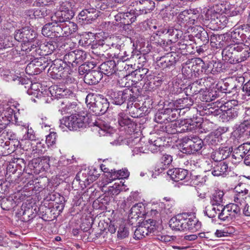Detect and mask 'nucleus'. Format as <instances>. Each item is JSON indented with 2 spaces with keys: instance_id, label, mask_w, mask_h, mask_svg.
Here are the masks:
<instances>
[{
  "instance_id": "1",
  "label": "nucleus",
  "mask_w": 250,
  "mask_h": 250,
  "mask_svg": "<svg viewBox=\"0 0 250 250\" xmlns=\"http://www.w3.org/2000/svg\"><path fill=\"white\" fill-rule=\"evenodd\" d=\"M85 103L89 109L96 115L103 114L109 106L106 99L100 95L88 94L85 98Z\"/></svg>"
},
{
  "instance_id": "2",
  "label": "nucleus",
  "mask_w": 250,
  "mask_h": 250,
  "mask_svg": "<svg viewBox=\"0 0 250 250\" xmlns=\"http://www.w3.org/2000/svg\"><path fill=\"white\" fill-rule=\"evenodd\" d=\"M71 94V91L64 86L54 85L48 90H44L43 92L38 93L37 96H39L42 102L49 103L53 100V98L58 99L67 97Z\"/></svg>"
},
{
  "instance_id": "3",
  "label": "nucleus",
  "mask_w": 250,
  "mask_h": 250,
  "mask_svg": "<svg viewBox=\"0 0 250 250\" xmlns=\"http://www.w3.org/2000/svg\"><path fill=\"white\" fill-rule=\"evenodd\" d=\"M60 127L64 128L65 125L70 130H77L80 128H84L88 125V118L84 115L79 114H72L61 120Z\"/></svg>"
},
{
  "instance_id": "4",
  "label": "nucleus",
  "mask_w": 250,
  "mask_h": 250,
  "mask_svg": "<svg viewBox=\"0 0 250 250\" xmlns=\"http://www.w3.org/2000/svg\"><path fill=\"white\" fill-rule=\"evenodd\" d=\"M101 174L98 169L94 167L82 169L76 175L75 179L79 182L82 188H85L96 181Z\"/></svg>"
},
{
  "instance_id": "5",
  "label": "nucleus",
  "mask_w": 250,
  "mask_h": 250,
  "mask_svg": "<svg viewBox=\"0 0 250 250\" xmlns=\"http://www.w3.org/2000/svg\"><path fill=\"white\" fill-rule=\"evenodd\" d=\"M200 124L193 121H188L184 124L181 125L178 121L172 122L166 126L167 132L174 134L186 131H195Z\"/></svg>"
},
{
  "instance_id": "6",
  "label": "nucleus",
  "mask_w": 250,
  "mask_h": 250,
  "mask_svg": "<svg viewBox=\"0 0 250 250\" xmlns=\"http://www.w3.org/2000/svg\"><path fill=\"white\" fill-rule=\"evenodd\" d=\"M36 45L34 43H28V48L25 49L27 52H32L31 55H34L35 53L40 56H45L51 54L56 47L52 42H48L39 44L38 40H35Z\"/></svg>"
},
{
  "instance_id": "7",
  "label": "nucleus",
  "mask_w": 250,
  "mask_h": 250,
  "mask_svg": "<svg viewBox=\"0 0 250 250\" xmlns=\"http://www.w3.org/2000/svg\"><path fill=\"white\" fill-rule=\"evenodd\" d=\"M113 103L117 105H121L125 102L127 104H132L135 101L136 97L133 95L132 90L125 88L122 91L114 92L112 94Z\"/></svg>"
},
{
  "instance_id": "8",
  "label": "nucleus",
  "mask_w": 250,
  "mask_h": 250,
  "mask_svg": "<svg viewBox=\"0 0 250 250\" xmlns=\"http://www.w3.org/2000/svg\"><path fill=\"white\" fill-rule=\"evenodd\" d=\"M65 63L60 59L54 61L48 69L49 75L54 79H60L65 77Z\"/></svg>"
},
{
  "instance_id": "9",
  "label": "nucleus",
  "mask_w": 250,
  "mask_h": 250,
  "mask_svg": "<svg viewBox=\"0 0 250 250\" xmlns=\"http://www.w3.org/2000/svg\"><path fill=\"white\" fill-rule=\"evenodd\" d=\"M99 13L93 8L85 9L78 15V21L82 24H90L99 16Z\"/></svg>"
},
{
  "instance_id": "10",
  "label": "nucleus",
  "mask_w": 250,
  "mask_h": 250,
  "mask_svg": "<svg viewBox=\"0 0 250 250\" xmlns=\"http://www.w3.org/2000/svg\"><path fill=\"white\" fill-rule=\"evenodd\" d=\"M143 222V224L139 226L134 231V238L136 239H141L149 233L153 231L155 222L153 220L149 219Z\"/></svg>"
},
{
  "instance_id": "11",
  "label": "nucleus",
  "mask_w": 250,
  "mask_h": 250,
  "mask_svg": "<svg viewBox=\"0 0 250 250\" xmlns=\"http://www.w3.org/2000/svg\"><path fill=\"white\" fill-rule=\"evenodd\" d=\"M223 60L229 63H236L239 61L236 50V43L230 44L227 46L222 53Z\"/></svg>"
},
{
  "instance_id": "12",
  "label": "nucleus",
  "mask_w": 250,
  "mask_h": 250,
  "mask_svg": "<svg viewBox=\"0 0 250 250\" xmlns=\"http://www.w3.org/2000/svg\"><path fill=\"white\" fill-rule=\"evenodd\" d=\"M13 105L8 104H2L0 105V117L1 121L8 125L10 121H12L13 116L15 118L14 108Z\"/></svg>"
},
{
  "instance_id": "13",
  "label": "nucleus",
  "mask_w": 250,
  "mask_h": 250,
  "mask_svg": "<svg viewBox=\"0 0 250 250\" xmlns=\"http://www.w3.org/2000/svg\"><path fill=\"white\" fill-rule=\"evenodd\" d=\"M167 174L173 181L176 182L183 180L187 182L190 178V175L189 174L188 171L182 168L169 169L167 171Z\"/></svg>"
},
{
  "instance_id": "14",
  "label": "nucleus",
  "mask_w": 250,
  "mask_h": 250,
  "mask_svg": "<svg viewBox=\"0 0 250 250\" xmlns=\"http://www.w3.org/2000/svg\"><path fill=\"white\" fill-rule=\"evenodd\" d=\"M184 214L186 215L184 221V230L187 229L196 231L201 228V223L194 216L186 213H184Z\"/></svg>"
},
{
  "instance_id": "15",
  "label": "nucleus",
  "mask_w": 250,
  "mask_h": 250,
  "mask_svg": "<svg viewBox=\"0 0 250 250\" xmlns=\"http://www.w3.org/2000/svg\"><path fill=\"white\" fill-rule=\"evenodd\" d=\"M137 2V15L146 14L152 11L155 8V2L151 0H139Z\"/></svg>"
},
{
  "instance_id": "16",
  "label": "nucleus",
  "mask_w": 250,
  "mask_h": 250,
  "mask_svg": "<svg viewBox=\"0 0 250 250\" xmlns=\"http://www.w3.org/2000/svg\"><path fill=\"white\" fill-rule=\"evenodd\" d=\"M22 128H21V132L22 136L20 139V141H18V143H21L25 141H35L36 139V133L32 127H29V124L28 123H24L21 125Z\"/></svg>"
},
{
  "instance_id": "17",
  "label": "nucleus",
  "mask_w": 250,
  "mask_h": 250,
  "mask_svg": "<svg viewBox=\"0 0 250 250\" xmlns=\"http://www.w3.org/2000/svg\"><path fill=\"white\" fill-rule=\"evenodd\" d=\"M118 121L119 125L121 126H126L125 129L129 133L134 131L135 124L131 121L128 117L124 112H120L118 115Z\"/></svg>"
},
{
  "instance_id": "18",
  "label": "nucleus",
  "mask_w": 250,
  "mask_h": 250,
  "mask_svg": "<svg viewBox=\"0 0 250 250\" xmlns=\"http://www.w3.org/2000/svg\"><path fill=\"white\" fill-rule=\"evenodd\" d=\"M203 142L202 139L196 136L194 138L189 147L182 148L181 151L187 154H195L203 147Z\"/></svg>"
},
{
  "instance_id": "19",
  "label": "nucleus",
  "mask_w": 250,
  "mask_h": 250,
  "mask_svg": "<svg viewBox=\"0 0 250 250\" xmlns=\"http://www.w3.org/2000/svg\"><path fill=\"white\" fill-rule=\"evenodd\" d=\"M177 57L175 52L167 53L166 56L161 57L158 65L163 68L170 67L175 64Z\"/></svg>"
},
{
  "instance_id": "20",
  "label": "nucleus",
  "mask_w": 250,
  "mask_h": 250,
  "mask_svg": "<svg viewBox=\"0 0 250 250\" xmlns=\"http://www.w3.org/2000/svg\"><path fill=\"white\" fill-rule=\"evenodd\" d=\"M103 78L102 72L98 70H92L85 74L84 82L89 84L93 85L97 84Z\"/></svg>"
},
{
  "instance_id": "21",
  "label": "nucleus",
  "mask_w": 250,
  "mask_h": 250,
  "mask_svg": "<svg viewBox=\"0 0 250 250\" xmlns=\"http://www.w3.org/2000/svg\"><path fill=\"white\" fill-rule=\"evenodd\" d=\"M36 33L33 31L29 29L28 27H24L21 29L18 30L16 31L15 34V39L18 40V38L22 39L24 41L26 40L24 39H26L29 43H31V40L34 39L35 37Z\"/></svg>"
},
{
  "instance_id": "22",
  "label": "nucleus",
  "mask_w": 250,
  "mask_h": 250,
  "mask_svg": "<svg viewBox=\"0 0 250 250\" xmlns=\"http://www.w3.org/2000/svg\"><path fill=\"white\" fill-rule=\"evenodd\" d=\"M218 158L213 157V158L214 161H219V163L214 167L211 173L214 176H222L224 177L227 175L228 172V164L225 162L222 161V159H218Z\"/></svg>"
},
{
  "instance_id": "23",
  "label": "nucleus",
  "mask_w": 250,
  "mask_h": 250,
  "mask_svg": "<svg viewBox=\"0 0 250 250\" xmlns=\"http://www.w3.org/2000/svg\"><path fill=\"white\" fill-rule=\"evenodd\" d=\"M108 175V180H106L105 182H104V187L116 179L127 178L129 175V172L125 168L117 171L111 170V172L109 173Z\"/></svg>"
},
{
  "instance_id": "24",
  "label": "nucleus",
  "mask_w": 250,
  "mask_h": 250,
  "mask_svg": "<svg viewBox=\"0 0 250 250\" xmlns=\"http://www.w3.org/2000/svg\"><path fill=\"white\" fill-rule=\"evenodd\" d=\"M185 214H179L170 219L169 227L173 230H184V221Z\"/></svg>"
},
{
  "instance_id": "25",
  "label": "nucleus",
  "mask_w": 250,
  "mask_h": 250,
  "mask_svg": "<svg viewBox=\"0 0 250 250\" xmlns=\"http://www.w3.org/2000/svg\"><path fill=\"white\" fill-rule=\"evenodd\" d=\"M100 72L107 76L114 74L116 71V64L115 61L110 60L102 63L100 67Z\"/></svg>"
},
{
  "instance_id": "26",
  "label": "nucleus",
  "mask_w": 250,
  "mask_h": 250,
  "mask_svg": "<svg viewBox=\"0 0 250 250\" xmlns=\"http://www.w3.org/2000/svg\"><path fill=\"white\" fill-rule=\"evenodd\" d=\"M236 50L238 55V62L244 61L250 56V48L243 43H236Z\"/></svg>"
},
{
  "instance_id": "27",
  "label": "nucleus",
  "mask_w": 250,
  "mask_h": 250,
  "mask_svg": "<svg viewBox=\"0 0 250 250\" xmlns=\"http://www.w3.org/2000/svg\"><path fill=\"white\" fill-rule=\"evenodd\" d=\"M72 18L73 17L69 14H66L64 12L58 10L51 17V21L53 23L56 24L60 23V24H62L65 23Z\"/></svg>"
},
{
  "instance_id": "28",
  "label": "nucleus",
  "mask_w": 250,
  "mask_h": 250,
  "mask_svg": "<svg viewBox=\"0 0 250 250\" xmlns=\"http://www.w3.org/2000/svg\"><path fill=\"white\" fill-rule=\"evenodd\" d=\"M60 28L62 32V34L63 36H68L73 33L75 32L77 29V25L73 22H71L69 20L65 23L59 24Z\"/></svg>"
},
{
  "instance_id": "29",
  "label": "nucleus",
  "mask_w": 250,
  "mask_h": 250,
  "mask_svg": "<svg viewBox=\"0 0 250 250\" xmlns=\"http://www.w3.org/2000/svg\"><path fill=\"white\" fill-rule=\"evenodd\" d=\"M172 157H161L155 167V172L159 174L169 167L172 161Z\"/></svg>"
},
{
  "instance_id": "30",
  "label": "nucleus",
  "mask_w": 250,
  "mask_h": 250,
  "mask_svg": "<svg viewBox=\"0 0 250 250\" xmlns=\"http://www.w3.org/2000/svg\"><path fill=\"white\" fill-rule=\"evenodd\" d=\"M196 63H198L201 66L202 72H204L207 74L208 73H214L216 70H214L213 67L215 65H218L216 62H214L213 61L209 62L208 63H205L200 58H197L195 60Z\"/></svg>"
},
{
  "instance_id": "31",
  "label": "nucleus",
  "mask_w": 250,
  "mask_h": 250,
  "mask_svg": "<svg viewBox=\"0 0 250 250\" xmlns=\"http://www.w3.org/2000/svg\"><path fill=\"white\" fill-rule=\"evenodd\" d=\"M171 112V109L166 108L164 110L159 111L155 115V121L160 124L168 123V119L170 118L169 113Z\"/></svg>"
},
{
  "instance_id": "32",
  "label": "nucleus",
  "mask_w": 250,
  "mask_h": 250,
  "mask_svg": "<svg viewBox=\"0 0 250 250\" xmlns=\"http://www.w3.org/2000/svg\"><path fill=\"white\" fill-rule=\"evenodd\" d=\"M218 218L223 221H229L234 218V215L232 214V212L230 211L228 206H224L223 205H222V208H221Z\"/></svg>"
},
{
  "instance_id": "33",
  "label": "nucleus",
  "mask_w": 250,
  "mask_h": 250,
  "mask_svg": "<svg viewBox=\"0 0 250 250\" xmlns=\"http://www.w3.org/2000/svg\"><path fill=\"white\" fill-rule=\"evenodd\" d=\"M222 205H212L210 207H207L203 211L204 214L209 218H213L215 217L217 214L219 215L220 211Z\"/></svg>"
},
{
  "instance_id": "34",
  "label": "nucleus",
  "mask_w": 250,
  "mask_h": 250,
  "mask_svg": "<svg viewBox=\"0 0 250 250\" xmlns=\"http://www.w3.org/2000/svg\"><path fill=\"white\" fill-rule=\"evenodd\" d=\"M16 134L10 129H6V128L0 134V143H3L6 141L5 144L7 143V140L14 141L16 140Z\"/></svg>"
},
{
  "instance_id": "35",
  "label": "nucleus",
  "mask_w": 250,
  "mask_h": 250,
  "mask_svg": "<svg viewBox=\"0 0 250 250\" xmlns=\"http://www.w3.org/2000/svg\"><path fill=\"white\" fill-rule=\"evenodd\" d=\"M140 139L136 137L135 134L131 135V136L127 138L123 139L122 138H119L117 142L121 141V142L119 143V145H126L130 147L134 146L137 145V143L139 142Z\"/></svg>"
},
{
  "instance_id": "36",
  "label": "nucleus",
  "mask_w": 250,
  "mask_h": 250,
  "mask_svg": "<svg viewBox=\"0 0 250 250\" xmlns=\"http://www.w3.org/2000/svg\"><path fill=\"white\" fill-rule=\"evenodd\" d=\"M223 191L220 190H215L212 194L210 199V204L212 205H222L223 197L224 196Z\"/></svg>"
},
{
  "instance_id": "37",
  "label": "nucleus",
  "mask_w": 250,
  "mask_h": 250,
  "mask_svg": "<svg viewBox=\"0 0 250 250\" xmlns=\"http://www.w3.org/2000/svg\"><path fill=\"white\" fill-rule=\"evenodd\" d=\"M224 39L227 38L226 41L229 39L234 43H238L237 42L240 41L241 36L240 31L238 29H234L232 31L224 35Z\"/></svg>"
},
{
  "instance_id": "38",
  "label": "nucleus",
  "mask_w": 250,
  "mask_h": 250,
  "mask_svg": "<svg viewBox=\"0 0 250 250\" xmlns=\"http://www.w3.org/2000/svg\"><path fill=\"white\" fill-rule=\"evenodd\" d=\"M81 39L79 40V43L83 46H88L91 44L92 40H90L91 37H93V34L90 32H82L80 34Z\"/></svg>"
},
{
  "instance_id": "39",
  "label": "nucleus",
  "mask_w": 250,
  "mask_h": 250,
  "mask_svg": "<svg viewBox=\"0 0 250 250\" xmlns=\"http://www.w3.org/2000/svg\"><path fill=\"white\" fill-rule=\"evenodd\" d=\"M62 61L65 63V66L67 65L69 67H76V63L75 62L74 51L70 52L65 54L63 57V61Z\"/></svg>"
},
{
  "instance_id": "40",
  "label": "nucleus",
  "mask_w": 250,
  "mask_h": 250,
  "mask_svg": "<svg viewBox=\"0 0 250 250\" xmlns=\"http://www.w3.org/2000/svg\"><path fill=\"white\" fill-rule=\"evenodd\" d=\"M144 208V205L142 203L136 204L130 209L129 213L130 217L133 218L137 216L136 218H138L142 214Z\"/></svg>"
},
{
  "instance_id": "41",
  "label": "nucleus",
  "mask_w": 250,
  "mask_h": 250,
  "mask_svg": "<svg viewBox=\"0 0 250 250\" xmlns=\"http://www.w3.org/2000/svg\"><path fill=\"white\" fill-rule=\"evenodd\" d=\"M75 62L76 63V66L78 64L83 63L87 58V54L85 52L82 50H74Z\"/></svg>"
},
{
  "instance_id": "42",
  "label": "nucleus",
  "mask_w": 250,
  "mask_h": 250,
  "mask_svg": "<svg viewBox=\"0 0 250 250\" xmlns=\"http://www.w3.org/2000/svg\"><path fill=\"white\" fill-rule=\"evenodd\" d=\"M249 190L246 188H244V192L239 191L234 197V201L236 203H239L240 206L245 203V199L248 196Z\"/></svg>"
},
{
  "instance_id": "43",
  "label": "nucleus",
  "mask_w": 250,
  "mask_h": 250,
  "mask_svg": "<svg viewBox=\"0 0 250 250\" xmlns=\"http://www.w3.org/2000/svg\"><path fill=\"white\" fill-rule=\"evenodd\" d=\"M59 10L62 12H64V13H66V14H69L73 17L74 16V12L73 10L72 4L69 1H66L62 2L61 4Z\"/></svg>"
},
{
  "instance_id": "44",
  "label": "nucleus",
  "mask_w": 250,
  "mask_h": 250,
  "mask_svg": "<svg viewBox=\"0 0 250 250\" xmlns=\"http://www.w3.org/2000/svg\"><path fill=\"white\" fill-rule=\"evenodd\" d=\"M233 232V228L231 227L221 229H217L214 234V238L227 237L232 234Z\"/></svg>"
},
{
  "instance_id": "45",
  "label": "nucleus",
  "mask_w": 250,
  "mask_h": 250,
  "mask_svg": "<svg viewBox=\"0 0 250 250\" xmlns=\"http://www.w3.org/2000/svg\"><path fill=\"white\" fill-rule=\"evenodd\" d=\"M115 3V0H100L98 3V8L102 10H104L114 6Z\"/></svg>"
},
{
  "instance_id": "46",
  "label": "nucleus",
  "mask_w": 250,
  "mask_h": 250,
  "mask_svg": "<svg viewBox=\"0 0 250 250\" xmlns=\"http://www.w3.org/2000/svg\"><path fill=\"white\" fill-rule=\"evenodd\" d=\"M94 67V64L91 62H86L81 64L78 69L79 73L80 75L86 74L90 70Z\"/></svg>"
},
{
  "instance_id": "47",
  "label": "nucleus",
  "mask_w": 250,
  "mask_h": 250,
  "mask_svg": "<svg viewBox=\"0 0 250 250\" xmlns=\"http://www.w3.org/2000/svg\"><path fill=\"white\" fill-rule=\"evenodd\" d=\"M124 19L123 20L122 24L128 25L134 22L136 17L134 15V12H127L123 13Z\"/></svg>"
},
{
  "instance_id": "48",
  "label": "nucleus",
  "mask_w": 250,
  "mask_h": 250,
  "mask_svg": "<svg viewBox=\"0 0 250 250\" xmlns=\"http://www.w3.org/2000/svg\"><path fill=\"white\" fill-rule=\"evenodd\" d=\"M232 148L229 147H219L218 150L214 152L215 155H222L223 156H230L232 155Z\"/></svg>"
},
{
  "instance_id": "49",
  "label": "nucleus",
  "mask_w": 250,
  "mask_h": 250,
  "mask_svg": "<svg viewBox=\"0 0 250 250\" xmlns=\"http://www.w3.org/2000/svg\"><path fill=\"white\" fill-rule=\"evenodd\" d=\"M223 111L224 112V115L227 117V120L234 118L238 116V112L235 108L224 109Z\"/></svg>"
},
{
  "instance_id": "50",
  "label": "nucleus",
  "mask_w": 250,
  "mask_h": 250,
  "mask_svg": "<svg viewBox=\"0 0 250 250\" xmlns=\"http://www.w3.org/2000/svg\"><path fill=\"white\" fill-rule=\"evenodd\" d=\"M121 186L117 183H115L112 186H109L108 189V194L109 195H117L121 191Z\"/></svg>"
},
{
  "instance_id": "51",
  "label": "nucleus",
  "mask_w": 250,
  "mask_h": 250,
  "mask_svg": "<svg viewBox=\"0 0 250 250\" xmlns=\"http://www.w3.org/2000/svg\"><path fill=\"white\" fill-rule=\"evenodd\" d=\"M245 132L240 128L238 127L232 133V138H235L238 142L242 141L244 138Z\"/></svg>"
},
{
  "instance_id": "52",
  "label": "nucleus",
  "mask_w": 250,
  "mask_h": 250,
  "mask_svg": "<svg viewBox=\"0 0 250 250\" xmlns=\"http://www.w3.org/2000/svg\"><path fill=\"white\" fill-rule=\"evenodd\" d=\"M196 136L190 135L184 137L182 140V148L185 147H189L190 144L192 142L193 140Z\"/></svg>"
},
{
  "instance_id": "53",
  "label": "nucleus",
  "mask_w": 250,
  "mask_h": 250,
  "mask_svg": "<svg viewBox=\"0 0 250 250\" xmlns=\"http://www.w3.org/2000/svg\"><path fill=\"white\" fill-rule=\"evenodd\" d=\"M46 11L44 8L38 7L33 11V16L35 18H41L46 15Z\"/></svg>"
},
{
  "instance_id": "54",
  "label": "nucleus",
  "mask_w": 250,
  "mask_h": 250,
  "mask_svg": "<svg viewBox=\"0 0 250 250\" xmlns=\"http://www.w3.org/2000/svg\"><path fill=\"white\" fill-rule=\"evenodd\" d=\"M239 205V203H236L235 204H232L230 205H227L230 211L232 212V214L234 215V218L236 217V215L240 212L241 207Z\"/></svg>"
},
{
  "instance_id": "55",
  "label": "nucleus",
  "mask_w": 250,
  "mask_h": 250,
  "mask_svg": "<svg viewBox=\"0 0 250 250\" xmlns=\"http://www.w3.org/2000/svg\"><path fill=\"white\" fill-rule=\"evenodd\" d=\"M98 125H101L98 123H97ZM99 133L101 135H107L108 134H110L112 132L113 129L111 128L110 126L107 125H103L102 126H99Z\"/></svg>"
},
{
  "instance_id": "56",
  "label": "nucleus",
  "mask_w": 250,
  "mask_h": 250,
  "mask_svg": "<svg viewBox=\"0 0 250 250\" xmlns=\"http://www.w3.org/2000/svg\"><path fill=\"white\" fill-rule=\"evenodd\" d=\"M57 134L56 132H51L46 136V143L48 146H52L55 144Z\"/></svg>"
},
{
  "instance_id": "57",
  "label": "nucleus",
  "mask_w": 250,
  "mask_h": 250,
  "mask_svg": "<svg viewBox=\"0 0 250 250\" xmlns=\"http://www.w3.org/2000/svg\"><path fill=\"white\" fill-rule=\"evenodd\" d=\"M206 142L208 145H216L219 142V138L216 136V135L211 133L206 138Z\"/></svg>"
},
{
  "instance_id": "58",
  "label": "nucleus",
  "mask_w": 250,
  "mask_h": 250,
  "mask_svg": "<svg viewBox=\"0 0 250 250\" xmlns=\"http://www.w3.org/2000/svg\"><path fill=\"white\" fill-rule=\"evenodd\" d=\"M196 37L205 43L208 42L209 40L208 33L205 30H200L196 35Z\"/></svg>"
},
{
  "instance_id": "59",
  "label": "nucleus",
  "mask_w": 250,
  "mask_h": 250,
  "mask_svg": "<svg viewBox=\"0 0 250 250\" xmlns=\"http://www.w3.org/2000/svg\"><path fill=\"white\" fill-rule=\"evenodd\" d=\"M128 229L126 227H120L118 231V237L120 239H123L128 236Z\"/></svg>"
},
{
  "instance_id": "60",
  "label": "nucleus",
  "mask_w": 250,
  "mask_h": 250,
  "mask_svg": "<svg viewBox=\"0 0 250 250\" xmlns=\"http://www.w3.org/2000/svg\"><path fill=\"white\" fill-rule=\"evenodd\" d=\"M147 146L149 150H150L152 153H155L160 151L161 145L153 144L152 140L151 139L149 141V145Z\"/></svg>"
},
{
  "instance_id": "61",
  "label": "nucleus",
  "mask_w": 250,
  "mask_h": 250,
  "mask_svg": "<svg viewBox=\"0 0 250 250\" xmlns=\"http://www.w3.org/2000/svg\"><path fill=\"white\" fill-rule=\"evenodd\" d=\"M184 164L186 166L192 169L197 167H199L197 160H191V158H190L189 160H187V161L184 162Z\"/></svg>"
},
{
  "instance_id": "62",
  "label": "nucleus",
  "mask_w": 250,
  "mask_h": 250,
  "mask_svg": "<svg viewBox=\"0 0 250 250\" xmlns=\"http://www.w3.org/2000/svg\"><path fill=\"white\" fill-rule=\"evenodd\" d=\"M12 45V43L8 41L6 38L0 39V50L7 49Z\"/></svg>"
},
{
  "instance_id": "63",
  "label": "nucleus",
  "mask_w": 250,
  "mask_h": 250,
  "mask_svg": "<svg viewBox=\"0 0 250 250\" xmlns=\"http://www.w3.org/2000/svg\"><path fill=\"white\" fill-rule=\"evenodd\" d=\"M245 152V146L240 145L237 148L234 149L232 152V156L237 155L239 156H243V153Z\"/></svg>"
},
{
  "instance_id": "64",
  "label": "nucleus",
  "mask_w": 250,
  "mask_h": 250,
  "mask_svg": "<svg viewBox=\"0 0 250 250\" xmlns=\"http://www.w3.org/2000/svg\"><path fill=\"white\" fill-rule=\"evenodd\" d=\"M198 236L201 238H205L207 240H214V236L213 234H211L210 232H202L198 233Z\"/></svg>"
}]
</instances>
